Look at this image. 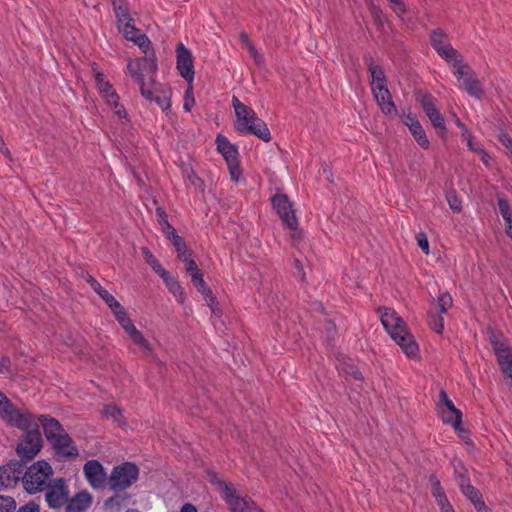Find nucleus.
Returning a JSON list of instances; mask_svg holds the SVG:
<instances>
[{"mask_svg": "<svg viewBox=\"0 0 512 512\" xmlns=\"http://www.w3.org/2000/svg\"><path fill=\"white\" fill-rule=\"evenodd\" d=\"M378 313L385 330L405 355L409 358H417L419 355L418 344L399 314L394 309L387 307L379 308Z\"/></svg>", "mask_w": 512, "mask_h": 512, "instance_id": "obj_1", "label": "nucleus"}, {"mask_svg": "<svg viewBox=\"0 0 512 512\" xmlns=\"http://www.w3.org/2000/svg\"><path fill=\"white\" fill-rule=\"evenodd\" d=\"M141 51L145 55L129 60L127 70L131 78L139 86L141 95L147 100H152L153 91L146 86L145 77H148L150 82H154L158 71L157 57L152 44L148 48L141 49Z\"/></svg>", "mask_w": 512, "mask_h": 512, "instance_id": "obj_2", "label": "nucleus"}, {"mask_svg": "<svg viewBox=\"0 0 512 512\" xmlns=\"http://www.w3.org/2000/svg\"><path fill=\"white\" fill-rule=\"evenodd\" d=\"M232 106L236 114L235 128L238 132L254 135L265 142L271 140L268 126L252 108L243 104L236 96L232 97Z\"/></svg>", "mask_w": 512, "mask_h": 512, "instance_id": "obj_3", "label": "nucleus"}, {"mask_svg": "<svg viewBox=\"0 0 512 512\" xmlns=\"http://www.w3.org/2000/svg\"><path fill=\"white\" fill-rule=\"evenodd\" d=\"M52 473V467L48 462H35L23 472L22 481L25 490L29 493L43 490Z\"/></svg>", "mask_w": 512, "mask_h": 512, "instance_id": "obj_4", "label": "nucleus"}, {"mask_svg": "<svg viewBox=\"0 0 512 512\" xmlns=\"http://www.w3.org/2000/svg\"><path fill=\"white\" fill-rule=\"evenodd\" d=\"M139 477V468L135 463L123 462L113 467L109 477L108 486L114 492L123 491L131 487Z\"/></svg>", "mask_w": 512, "mask_h": 512, "instance_id": "obj_5", "label": "nucleus"}, {"mask_svg": "<svg viewBox=\"0 0 512 512\" xmlns=\"http://www.w3.org/2000/svg\"><path fill=\"white\" fill-rule=\"evenodd\" d=\"M0 418L19 429H27L34 425V416L30 412L16 408L2 392H0Z\"/></svg>", "mask_w": 512, "mask_h": 512, "instance_id": "obj_6", "label": "nucleus"}, {"mask_svg": "<svg viewBox=\"0 0 512 512\" xmlns=\"http://www.w3.org/2000/svg\"><path fill=\"white\" fill-rule=\"evenodd\" d=\"M116 18L118 29L127 40L134 42L140 49L149 47L151 44L149 38L132 24L133 19L130 16L129 8L119 7Z\"/></svg>", "mask_w": 512, "mask_h": 512, "instance_id": "obj_7", "label": "nucleus"}, {"mask_svg": "<svg viewBox=\"0 0 512 512\" xmlns=\"http://www.w3.org/2000/svg\"><path fill=\"white\" fill-rule=\"evenodd\" d=\"M22 430L25 434L18 443L16 451L23 460H31L40 452L43 443L38 422L34 419L33 426Z\"/></svg>", "mask_w": 512, "mask_h": 512, "instance_id": "obj_8", "label": "nucleus"}, {"mask_svg": "<svg viewBox=\"0 0 512 512\" xmlns=\"http://www.w3.org/2000/svg\"><path fill=\"white\" fill-rule=\"evenodd\" d=\"M68 496L69 488L63 478L54 479L46 485L45 500L51 509L64 507Z\"/></svg>", "mask_w": 512, "mask_h": 512, "instance_id": "obj_9", "label": "nucleus"}, {"mask_svg": "<svg viewBox=\"0 0 512 512\" xmlns=\"http://www.w3.org/2000/svg\"><path fill=\"white\" fill-rule=\"evenodd\" d=\"M272 206L282 222L291 230L297 228L298 220L286 194L277 193L271 198Z\"/></svg>", "mask_w": 512, "mask_h": 512, "instance_id": "obj_10", "label": "nucleus"}, {"mask_svg": "<svg viewBox=\"0 0 512 512\" xmlns=\"http://www.w3.org/2000/svg\"><path fill=\"white\" fill-rule=\"evenodd\" d=\"M175 51L176 68L181 77L191 84L195 76L192 52L181 42L177 44Z\"/></svg>", "mask_w": 512, "mask_h": 512, "instance_id": "obj_11", "label": "nucleus"}, {"mask_svg": "<svg viewBox=\"0 0 512 512\" xmlns=\"http://www.w3.org/2000/svg\"><path fill=\"white\" fill-rule=\"evenodd\" d=\"M83 473L93 489H102L108 484L109 476L98 460H88L83 466Z\"/></svg>", "mask_w": 512, "mask_h": 512, "instance_id": "obj_12", "label": "nucleus"}, {"mask_svg": "<svg viewBox=\"0 0 512 512\" xmlns=\"http://www.w3.org/2000/svg\"><path fill=\"white\" fill-rule=\"evenodd\" d=\"M25 465L19 460H12L0 467V489L13 487L22 479Z\"/></svg>", "mask_w": 512, "mask_h": 512, "instance_id": "obj_13", "label": "nucleus"}, {"mask_svg": "<svg viewBox=\"0 0 512 512\" xmlns=\"http://www.w3.org/2000/svg\"><path fill=\"white\" fill-rule=\"evenodd\" d=\"M430 42L438 55L445 61H452V58L458 57V51L451 46L447 35L441 29L432 31Z\"/></svg>", "mask_w": 512, "mask_h": 512, "instance_id": "obj_14", "label": "nucleus"}, {"mask_svg": "<svg viewBox=\"0 0 512 512\" xmlns=\"http://www.w3.org/2000/svg\"><path fill=\"white\" fill-rule=\"evenodd\" d=\"M420 103L426 116L429 118L438 134L445 135L447 132L445 120L436 108L432 96L427 94L423 95L420 99Z\"/></svg>", "mask_w": 512, "mask_h": 512, "instance_id": "obj_15", "label": "nucleus"}, {"mask_svg": "<svg viewBox=\"0 0 512 512\" xmlns=\"http://www.w3.org/2000/svg\"><path fill=\"white\" fill-rule=\"evenodd\" d=\"M440 401L444 404L447 411L451 414H453L454 418L452 417H446V411L441 410L440 416L444 423L451 424L455 431H458L460 435L462 436V433L465 431L461 428V422H462V413L459 409L455 407L453 402L448 398L447 393L444 390H441L439 393Z\"/></svg>", "mask_w": 512, "mask_h": 512, "instance_id": "obj_16", "label": "nucleus"}, {"mask_svg": "<svg viewBox=\"0 0 512 512\" xmlns=\"http://www.w3.org/2000/svg\"><path fill=\"white\" fill-rule=\"evenodd\" d=\"M49 443L52 445L55 453L63 458H74L78 456V449L67 432Z\"/></svg>", "mask_w": 512, "mask_h": 512, "instance_id": "obj_17", "label": "nucleus"}, {"mask_svg": "<svg viewBox=\"0 0 512 512\" xmlns=\"http://www.w3.org/2000/svg\"><path fill=\"white\" fill-rule=\"evenodd\" d=\"M220 492L233 512H243L245 510L247 506L245 500L237 495L232 485L220 482Z\"/></svg>", "mask_w": 512, "mask_h": 512, "instance_id": "obj_18", "label": "nucleus"}, {"mask_svg": "<svg viewBox=\"0 0 512 512\" xmlns=\"http://www.w3.org/2000/svg\"><path fill=\"white\" fill-rule=\"evenodd\" d=\"M92 503V496L87 491H81L72 498L67 497L65 512H85Z\"/></svg>", "mask_w": 512, "mask_h": 512, "instance_id": "obj_19", "label": "nucleus"}, {"mask_svg": "<svg viewBox=\"0 0 512 512\" xmlns=\"http://www.w3.org/2000/svg\"><path fill=\"white\" fill-rule=\"evenodd\" d=\"M374 98L377 101L382 112L386 115L392 114L396 111L392 96L387 86H376L372 89Z\"/></svg>", "mask_w": 512, "mask_h": 512, "instance_id": "obj_20", "label": "nucleus"}, {"mask_svg": "<svg viewBox=\"0 0 512 512\" xmlns=\"http://www.w3.org/2000/svg\"><path fill=\"white\" fill-rule=\"evenodd\" d=\"M38 422L42 424L44 435L48 442L66 433L60 422L55 418L42 415L39 417Z\"/></svg>", "mask_w": 512, "mask_h": 512, "instance_id": "obj_21", "label": "nucleus"}, {"mask_svg": "<svg viewBox=\"0 0 512 512\" xmlns=\"http://www.w3.org/2000/svg\"><path fill=\"white\" fill-rule=\"evenodd\" d=\"M497 361L499 367L508 382L512 386V349H497Z\"/></svg>", "mask_w": 512, "mask_h": 512, "instance_id": "obj_22", "label": "nucleus"}, {"mask_svg": "<svg viewBox=\"0 0 512 512\" xmlns=\"http://www.w3.org/2000/svg\"><path fill=\"white\" fill-rule=\"evenodd\" d=\"M216 144L218 151L223 155L227 163L234 165L237 161L238 151L234 145H232L226 137L218 135L216 137Z\"/></svg>", "mask_w": 512, "mask_h": 512, "instance_id": "obj_23", "label": "nucleus"}, {"mask_svg": "<svg viewBox=\"0 0 512 512\" xmlns=\"http://www.w3.org/2000/svg\"><path fill=\"white\" fill-rule=\"evenodd\" d=\"M451 63L452 72L459 83H462L465 78L469 77L474 72L471 67L464 62L462 55L458 52V57L452 58Z\"/></svg>", "mask_w": 512, "mask_h": 512, "instance_id": "obj_24", "label": "nucleus"}, {"mask_svg": "<svg viewBox=\"0 0 512 512\" xmlns=\"http://www.w3.org/2000/svg\"><path fill=\"white\" fill-rule=\"evenodd\" d=\"M130 495L116 493L104 502L105 512H120L122 508L127 507L130 503Z\"/></svg>", "mask_w": 512, "mask_h": 512, "instance_id": "obj_25", "label": "nucleus"}, {"mask_svg": "<svg viewBox=\"0 0 512 512\" xmlns=\"http://www.w3.org/2000/svg\"><path fill=\"white\" fill-rule=\"evenodd\" d=\"M460 87H462L470 96L477 99H481L483 96V89L475 73L465 78L464 81L460 83Z\"/></svg>", "mask_w": 512, "mask_h": 512, "instance_id": "obj_26", "label": "nucleus"}, {"mask_svg": "<svg viewBox=\"0 0 512 512\" xmlns=\"http://www.w3.org/2000/svg\"><path fill=\"white\" fill-rule=\"evenodd\" d=\"M368 72L371 77L372 89L376 86H387L386 77L382 67L376 64L373 60H370L368 63Z\"/></svg>", "mask_w": 512, "mask_h": 512, "instance_id": "obj_27", "label": "nucleus"}, {"mask_svg": "<svg viewBox=\"0 0 512 512\" xmlns=\"http://www.w3.org/2000/svg\"><path fill=\"white\" fill-rule=\"evenodd\" d=\"M106 103L113 109L115 115L119 119H124L127 117V112L122 104L119 102V95L115 92V90L105 94L103 97Z\"/></svg>", "mask_w": 512, "mask_h": 512, "instance_id": "obj_28", "label": "nucleus"}, {"mask_svg": "<svg viewBox=\"0 0 512 512\" xmlns=\"http://www.w3.org/2000/svg\"><path fill=\"white\" fill-rule=\"evenodd\" d=\"M133 343L139 346L147 355L153 354V349L149 344L148 340L144 337L141 331H139L136 327L130 329L127 333Z\"/></svg>", "mask_w": 512, "mask_h": 512, "instance_id": "obj_29", "label": "nucleus"}, {"mask_svg": "<svg viewBox=\"0 0 512 512\" xmlns=\"http://www.w3.org/2000/svg\"><path fill=\"white\" fill-rule=\"evenodd\" d=\"M462 483L459 484L461 492L474 504L482 500L480 492L471 484L469 478L462 477Z\"/></svg>", "mask_w": 512, "mask_h": 512, "instance_id": "obj_30", "label": "nucleus"}, {"mask_svg": "<svg viewBox=\"0 0 512 512\" xmlns=\"http://www.w3.org/2000/svg\"><path fill=\"white\" fill-rule=\"evenodd\" d=\"M102 414L104 417L113 420L119 426L126 424L122 411L115 405H106L102 410Z\"/></svg>", "mask_w": 512, "mask_h": 512, "instance_id": "obj_31", "label": "nucleus"}, {"mask_svg": "<svg viewBox=\"0 0 512 512\" xmlns=\"http://www.w3.org/2000/svg\"><path fill=\"white\" fill-rule=\"evenodd\" d=\"M156 219L162 232L165 234L166 237L176 232L173 226L169 223L168 216L163 208L158 207L156 209Z\"/></svg>", "mask_w": 512, "mask_h": 512, "instance_id": "obj_32", "label": "nucleus"}, {"mask_svg": "<svg viewBox=\"0 0 512 512\" xmlns=\"http://www.w3.org/2000/svg\"><path fill=\"white\" fill-rule=\"evenodd\" d=\"M142 254L146 262L152 267V269L157 274H159L164 280H166V277H168V272L162 267V265L154 257V255L147 248H142Z\"/></svg>", "mask_w": 512, "mask_h": 512, "instance_id": "obj_33", "label": "nucleus"}, {"mask_svg": "<svg viewBox=\"0 0 512 512\" xmlns=\"http://www.w3.org/2000/svg\"><path fill=\"white\" fill-rule=\"evenodd\" d=\"M112 312L115 318L117 319L118 323L126 333H128L130 329H133L135 327L132 320L128 316L125 308L122 305H120L118 309H115Z\"/></svg>", "mask_w": 512, "mask_h": 512, "instance_id": "obj_34", "label": "nucleus"}, {"mask_svg": "<svg viewBox=\"0 0 512 512\" xmlns=\"http://www.w3.org/2000/svg\"><path fill=\"white\" fill-rule=\"evenodd\" d=\"M199 293L204 297L207 304L212 308L216 303V299L213 296L211 289L207 286L203 278L197 279L196 282L193 283Z\"/></svg>", "mask_w": 512, "mask_h": 512, "instance_id": "obj_35", "label": "nucleus"}, {"mask_svg": "<svg viewBox=\"0 0 512 512\" xmlns=\"http://www.w3.org/2000/svg\"><path fill=\"white\" fill-rule=\"evenodd\" d=\"M409 131L411 132L415 141L418 143V145L420 147H422L423 149L429 148L430 142H429V140L426 136V133L421 124H418L417 126H415L413 128L411 127V129H409Z\"/></svg>", "mask_w": 512, "mask_h": 512, "instance_id": "obj_36", "label": "nucleus"}, {"mask_svg": "<svg viewBox=\"0 0 512 512\" xmlns=\"http://www.w3.org/2000/svg\"><path fill=\"white\" fill-rule=\"evenodd\" d=\"M95 81L97 89L102 97H104L105 94H108L109 92L114 90L110 82L106 80L104 73H102L101 71L95 70Z\"/></svg>", "mask_w": 512, "mask_h": 512, "instance_id": "obj_37", "label": "nucleus"}, {"mask_svg": "<svg viewBox=\"0 0 512 512\" xmlns=\"http://www.w3.org/2000/svg\"><path fill=\"white\" fill-rule=\"evenodd\" d=\"M428 324L430 328L436 333H442L444 330V318L443 314L430 311L428 314Z\"/></svg>", "mask_w": 512, "mask_h": 512, "instance_id": "obj_38", "label": "nucleus"}, {"mask_svg": "<svg viewBox=\"0 0 512 512\" xmlns=\"http://www.w3.org/2000/svg\"><path fill=\"white\" fill-rule=\"evenodd\" d=\"M452 303L453 300L449 293H441L437 298L438 313L445 314Z\"/></svg>", "mask_w": 512, "mask_h": 512, "instance_id": "obj_39", "label": "nucleus"}, {"mask_svg": "<svg viewBox=\"0 0 512 512\" xmlns=\"http://www.w3.org/2000/svg\"><path fill=\"white\" fill-rule=\"evenodd\" d=\"M167 279L164 280L169 287V290L174 294V296L179 300L182 301L184 298V290L183 288L178 284L177 281L172 279L170 275L168 274Z\"/></svg>", "mask_w": 512, "mask_h": 512, "instance_id": "obj_40", "label": "nucleus"}, {"mask_svg": "<svg viewBox=\"0 0 512 512\" xmlns=\"http://www.w3.org/2000/svg\"><path fill=\"white\" fill-rule=\"evenodd\" d=\"M498 208L505 222H512V209L505 198H498Z\"/></svg>", "mask_w": 512, "mask_h": 512, "instance_id": "obj_41", "label": "nucleus"}, {"mask_svg": "<svg viewBox=\"0 0 512 512\" xmlns=\"http://www.w3.org/2000/svg\"><path fill=\"white\" fill-rule=\"evenodd\" d=\"M16 509V502L10 496L0 495V512H14Z\"/></svg>", "mask_w": 512, "mask_h": 512, "instance_id": "obj_42", "label": "nucleus"}, {"mask_svg": "<svg viewBox=\"0 0 512 512\" xmlns=\"http://www.w3.org/2000/svg\"><path fill=\"white\" fill-rule=\"evenodd\" d=\"M446 199H447V202L449 204V207L454 211V212H460L461 209H462V201L461 199L457 196V194L455 192H449L447 193L446 195Z\"/></svg>", "mask_w": 512, "mask_h": 512, "instance_id": "obj_43", "label": "nucleus"}, {"mask_svg": "<svg viewBox=\"0 0 512 512\" xmlns=\"http://www.w3.org/2000/svg\"><path fill=\"white\" fill-rule=\"evenodd\" d=\"M454 473L458 479V485L462 483V477L469 478L467 469L464 467L463 463L460 460H454L452 462Z\"/></svg>", "mask_w": 512, "mask_h": 512, "instance_id": "obj_44", "label": "nucleus"}, {"mask_svg": "<svg viewBox=\"0 0 512 512\" xmlns=\"http://www.w3.org/2000/svg\"><path fill=\"white\" fill-rule=\"evenodd\" d=\"M167 238L171 241L172 245L175 247V250L178 254L180 252H184L185 249H187L186 243L176 232L168 236Z\"/></svg>", "mask_w": 512, "mask_h": 512, "instance_id": "obj_45", "label": "nucleus"}, {"mask_svg": "<svg viewBox=\"0 0 512 512\" xmlns=\"http://www.w3.org/2000/svg\"><path fill=\"white\" fill-rule=\"evenodd\" d=\"M100 298L109 306L112 311L118 309L121 305L119 301L108 291H106Z\"/></svg>", "mask_w": 512, "mask_h": 512, "instance_id": "obj_46", "label": "nucleus"}, {"mask_svg": "<svg viewBox=\"0 0 512 512\" xmlns=\"http://www.w3.org/2000/svg\"><path fill=\"white\" fill-rule=\"evenodd\" d=\"M416 240L417 244L420 247V249L426 254H429V242L426 234L424 232H419L416 234Z\"/></svg>", "mask_w": 512, "mask_h": 512, "instance_id": "obj_47", "label": "nucleus"}, {"mask_svg": "<svg viewBox=\"0 0 512 512\" xmlns=\"http://www.w3.org/2000/svg\"><path fill=\"white\" fill-rule=\"evenodd\" d=\"M250 54V56L253 58L255 64L257 66H261L264 63L262 55L257 51L256 47L252 43L246 48Z\"/></svg>", "mask_w": 512, "mask_h": 512, "instance_id": "obj_48", "label": "nucleus"}, {"mask_svg": "<svg viewBox=\"0 0 512 512\" xmlns=\"http://www.w3.org/2000/svg\"><path fill=\"white\" fill-rule=\"evenodd\" d=\"M250 54V56L253 58L255 64L257 66H261L264 63L262 55L257 51L256 47L252 43L246 48Z\"/></svg>", "mask_w": 512, "mask_h": 512, "instance_id": "obj_49", "label": "nucleus"}, {"mask_svg": "<svg viewBox=\"0 0 512 512\" xmlns=\"http://www.w3.org/2000/svg\"><path fill=\"white\" fill-rule=\"evenodd\" d=\"M250 54V56L253 58L255 64L257 66H261L264 63L262 55L257 51L256 47L252 43L246 48Z\"/></svg>", "mask_w": 512, "mask_h": 512, "instance_id": "obj_50", "label": "nucleus"}, {"mask_svg": "<svg viewBox=\"0 0 512 512\" xmlns=\"http://www.w3.org/2000/svg\"><path fill=\"white\" fill-rule=\"evenodd\" d=\"M151 101H155L163 111H167L171 107L170 99L166 96H153Z\"/></svg>", "mask_w": 512, "mask_h": 512, "instance_id": "obj_51", "label": "nucleus"}, {"mask_svg": "<svg viewBox=\"0 0 512 512\" xmlns=\"http://www.w3.org/2000/svg\"><path fill=\"white\" fill-rule=\"evenodd\" d=\"M389 3L393 5L394 12L401 16L406 13V7L402 0H387Z\"/></svg>", "mask_w": 512, "mask_h": 512, "instance_id": "obj_52", "label": "nucleus"}, {"mask_svg": "<svg viewBox=\"0 0 512 512\" xmlns=\"http://www.w3.org/2000/svg\"><path fill=\"white\" fill-rule=\"evenodd\" d=\"M461 137L464 141H466V144L470 150L475 151L479 147L473 143V136L470 130H465L462 132Z\"/></svg>", "mask_w": 512, "mask_h": 512, "instance_id": "obj_53", "label": "nucleus"}, {"mask_svg": "<svg viewBox=\"0 0 512 512\" xmlns=\"http://www.w3.org/2000/svg\"><path fill=\"white\" fill-rule=\"evenodd\" d=\"M403 123L408 127V129H411V127L413 128V127L417 126L418 124H420L418 119L411 112H409L407 115H405V117L403 119Z\"/></svg>", "mask_w": 512, "mask_h": 512, "instance_id": "obj_54", "label": "nucleus"}, {"mask_svg": "<svg viewBox=\"0 0 512 512\" xmlns=\"http://www.w3.org/2000/svg\"><path fill=\"white\" fill-rule=\"evenodd\" d=\"M491 344H492V347H493V350H494L496 356H497V351H498L497 349H503V350L511 349L504 342H501L500 340H498L495 336L491 338Z\"/></svg>", "mask_w": 512, "mask_h": 512, "instance_id": "obj_55", "label": "nucleus"}, {"mask_svg": "<svg viewBox=\"0 0 512 512\" xmlns=\"http://www.w3.org/2000/svg\"><path fill=\"white\" fill-rule=\"evenodd\" d=\"M227 165L229 167L230 174H231L232 178L237 181L239 179L240 174H241V171H240V168H239V164H238V160L234 162V165L231 164V163H227Z\"/></svg>", "mask_w": 512, "mask_h": 512, "instance_id": "obj_56", "label": "nucleus"}, {"mask_svg": "<svg viewBox=\"0 0 512 512\" xmlns=\"http://www.w3.org/2000/svg\"><path fill=\"white\" fill-rule=\"evenodd\" d=\"M17 512H39V506L36 503L30 502L22 506Z\"/></svg>", "mask_w": 512, "mask_h": 512, "instance_id": "obj_57", "label": "nucleus"}, {"mask_svg": "<svg viewBox=\"0 0 512 512\" xmlns=\"http://www.w3.org/2000/svg\"><path fill=\"white\" fill-rule=\"evenodd\" d=\"M500 141L512 154V138L508 134L504 133L500 136Z\"/></svg>", "mask_w": 512, "mask_h": 512, "instance_id": "obj_58", "label": "nucleus"}, {"mask_svg": "<svg viewBox=\"0 0 512 512\" xmlns=\"http://www.w3.org/2000/svg\"><path fill=\"white\" fill-rule=\"evenodd\" d=\"M187 273H189L192 283L196 282L197 279H199V278H203V274H202L201 270L198 268V266L194 267L192 270L188 271Z\"/></svg>", "mask_w": 512, "mask_h": 512, "instance_id": "obj_59", "label": "nucleus"}, {"mask_svg": "<svg viewBox=\"0 0 512 512\" xmlns=\"http://www.w3.org/2000/svg\"><path fill=\"white\" fill-rule=\"evenodd\" d=\"M294 266H295V268L297 270L298 278L301 281H304V279H305V272H304V268H303L302 263L298 259H295L294 260Z\"/></svg>", "mask_w": 512, "mask_h": 512, "instance_id": "obj_60", "label": "nucleus"}, {"mask_svg": "<svg viewBox=\"0 0 512 512\" xmlns=\"http://www.w3.org/2000/svg\"><path fill=\"white\" fill-rule=\"evenodd\" d=\"M476 153H478L480 155V158H481V161L486 165L488 166L489 165V159H490V156L489 154L481 147H478L476 150H475Z\"/></svg>", "mask_w": 512, "mask_h": 512, "instance_id": "obj_61", "label": "nucleus"}, {"mask_svg": "<svg viewBox=\"0 0 512 512\" xmlns=\"http://www.w3.org/2000/svg\"><path fill=\"white\" fill-rule=\"evenodd\" d=\"M239 38L243 46L246 48L252 44V41L250 40L248 34L245 31H241L239 33Z\"/></svg>", "mask_w": 512, "mask_h": 512, "instance_id": "obj_62", "label": "nucleus"}, {"mask_svg": "<svg viewBox=\"0 0 512 512\" xmlns=\"http://www.w3.org/2000/svg\"><path fill=\"white\" fill-rule=\"evenodd\" d=\"M187 177L192 185L199 186L201 184V179L193 171H190Z\"/></svg>", "mask_w": 512, "mask_h": 512, "instance_id": "obj_63", "label": "nucleus"}, {"mask_svg": "<svg viewBox=\"0 0 512 512\" xmlns=\"http://www.w3.org/2000/svg\"><path fill=\"white\" fill-rule=\"evenodd\" d=\"M475 508L477 512H492L491 509L487 507L483 500L476 503Z\"/></svg>", "mask_w": 512, "mask_h": 512, "instance_id": "obj_64", "label": "nucleus"}]
</instances>
